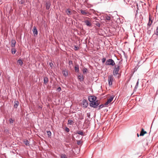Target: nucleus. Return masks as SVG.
Instances as JSON below:
<instances>
[{
    "label": "nucleus",
    "instance_id": "nucleus-4",
    "mask_svg": "<svg viewBox=\"0 0 158 158\" xmlns=\"http://www.w3.org/2000/svg\"><path fill=\"white\" fill-rule=\"evenodd\" d=\"M106 65H110L114 66L115 64L114 61L112 59H109L107 60L106 62Z\"/></svg>",
    "mask_w": 158,
    "mask_h": 158
},
{
    "label": "nucleus",
    "instance_id": "nucleus-31",
    "mask_svg": "<svg viewBox=\"0 0 158 158\" xmlns=\"http://www.w3.org/2000/svg\"><path fill=\"white\" fill-rule=\"evenodd\" d=\"M154 34L158 36V27H157L156 29V31H155Z\"/></svg>",
    "mask_w": 158,
    "mask_h": 158
},
{
    "label": "nucleus",
    "instance_id": "nucleus-43",
    "mask_svg": "<svg viewBox=\"0 0 158 158\" xmlns=\"http://www.w3.org/2000/svg\"><path fill=\"white\" fill-rule=\"evenodd\" d=\"M96 25L97 26L99 27H100V24L99 23H97V24H96Z\"/></svg>",
    "mask_w": 158,
    "mask_h": 158
},
{
    "label": "nucleus",
    "instance_id": "nucleus-49",
    "mask_svg": "<svg viewBox=\"0 0 158 158\" xmlns=\"http://www.w3.org/2000/svg\"><path fill=\"white\" fill-rule=\"evenodd\" d=\"M11 7H10V10H11Z\"/></svg>",
    "mask_w": 158,
    "mask_h": 158
},
{
    "label": "nucleus",
    "instance_id": "nucleus-28",
    "mask_svg": "<svg viewBox=\"0 0 158 158\" xmlns=\"http://www.w3.org/2000/svg\"><path fill=\"white\" fill-rule=\"evenodd\" d=\"M77 133L81 135H84L83 132L81 131H79L77 132Z\"/></svg>",
    "mask_w": 158,
    "mask_h": 158
},
{
    "label": "nucleus",
    "instance_id": "nucleus-12",
    "mask_svg": "<svg viewBox=\"0 0 158 158\" xmlns=\"http://www.w3.org/2000/svg\"><path fill=\"white\" fill-rule=\"evenodd\" d=\"M33 31L34 36H35L37 35L38 34V31H37L36 27L35 26H34L33 27Z\"/></svg>",
    "mask_w": 158,
    "mask_h": 158
},
{
    "label": "nucleus",
    "instance_id": "nucleus-42",
    "mask_svg": "<svg viewBox=\"0 0 158 158\" xmlns=\"http://www.w3.org/2000/svg\"><path fill=\"white\" fill-rule=\"evenodd\" d=\"M87 117L89 118H90V114L89 113H87Z\"/></svg>",
    "mask_w": 158,
    "mask_h": 158
},
{
    "label": "nucleus",
    "instance_id": "nucleus-9",
    "mask_svg": "<svg viewBox=\"0 0 158 158\" xmlns=\"http://www.w3.org/2000/svg\"><path fill=\"white\" fill-rule=\"evenodd\" d=\"M62 73L65 77H66L68 76V71L66 69L62 71Z\"/></svg>",
    "mask_w": 158,
    "mask_h": 158
},
{
    "label": "nucleus",
    "instance_id": "nucleus-3",
    "mask_svg": "<svg viewBox=\"0 0 158 158\" xmlns=\"http://www.w3.org/2000/svg\"><path fill=\"white\" fill-rule=\"evenodd\" d=\"M81 105L82 107L86 108L88 105L87 101L85 99L83 100L81 103Z\"/></svg>",
    "mask_w": 158,
    "mask_h": 158
},
{
    "label": "nucleus",
    "instance_id": "nucleus-35",
    "mask_svg": "<svg viewBox=\"0 0 158 158\" xmlns=\"http://www.w3.org/2000/svg\"><path fill=\"white\" fill-rule=\"evenodd\" d=\"M87 69L86 68H84L83 69V72L84 73H86L87 72Z\"/></svg>",
    "mask_w": 158,
    "mask_h": 158
},
{
    "label": "nucleus",
    "instance_id": "nucleus-22",
    "mask_svg": "<svg viewBox=\"0 0 158 158\" xmlns=\"http://www.w3.org/2000/svg\"><path fill=\"white\" fill-rule=\"evenodd\" d=\"M15 105H14V107L15 108H16L19 105V103L18 101H15Z\"/></svg>",
    "mask_w": 158,
    "mask_h": 158
},
{
    "label": "nucleus",
    "instance_id": "nucleus-23",
    "mask_svg": "<svg viewBox=\"0 0 158 158\" xmlns=\"http://www.w3.org/2000/svg\"><path fill=\"white\" fill-rule=\"evenodd\" d=\"M68 124L72 125H73L74 123V122L71 120H68Z\"/></svg>",
    "mask_w": 158,
    "mask_h": 158
},
{
    "label": "nucleus",
    "instance_id": "nucleus-21",
    "mask_svg": "<svg viewBox=\"0 0 158 158\" xmlns=\"http://www.w3.org/2000/svg\"><path fill=\"white\" fill-rule=\"evenodd\" d=\"M11 53L12 54H15L16 52V49L14 48H11Z\"/></svg>",
    "mask_w": 158,
    "mask_h": 158
},
{
    "label": "nucleus",
    "instance_id": "nucleus-39",
    "mask_svg": "<svg viewBox=\"0 0 158 158\" xmlns=\"http://www.w3.org/2000/svg\"><path fill=\"white\" fill-rule=\"evenodd\" d=\"M49 65L51 67H52L53 65V64L52 62H50L49 63Z\"/></svg>",
    "mask_w": 158,
    "mask_h": 158
},
{
    "label": "nucleus",
    "instance_id": "nucleus-8",
    "mask_svg": "<svg viewBox=\"0 0 158 158\" xmlns=\"http://www.w3.org/2000/svg\"><path fill=\"white\" fill-rule=\"evenodd\" d=\"M80 11L82 15H86L87 16H88L89 15V13L87 11H86L85 10H81Z\"/></svg>",
    "mask_w": 158,
    "mask_h": 158
},
{
    "label": "nucleus",
    "instance_id": "nucleus-14",
    "mask_svg": "<svg viewBox=\"0 0 158 158\" xmlns=\"http://www.w3.org/2000/svg\"><path fill=\"white\" fill-rule=\"evenodd\" d=\"M51 5V4L48 1V2H46V9L47 10H49L50 8Z\"/></svg>",
    "mask_w": 158,
    "mask_h": 158
},
{
    "label": "nucleus",
    "instance_id": "nucleus-5",
    "mask_svg": "<svg viewBox=\"0 0 158 158\" xmlns=\"http://www.w3.org/2000/svg\"><path fill=\"white\" fill-rule=\"evenodd\" d=\"M114 80V77L113 75H109L108 77V81L109 85L110 86H111L112 85V82Z\"/></svg>",
    "mask_w": 158,
    "mask_h": 158
},
{
    "label": "nucleus",
    "instance_id": "nucleus-38",
    "mask_svg": "<svg viewBox=\"0 0 158 158\" xmlns=\"http://www.w3.org/2000/svg\"><path fill=\"white\" fill-rule=\"evenodd\" d=\"M81 143V140H78L77 141V144L78 145H80Z\"/></svg>",
    "mask_w": 158,
    "mask_h": 158
},
{
    "label": "nucleus",
    "instance_id": "nucleus-7",
    "mask_svg": "<svg viewBox=\"0 0 158 158\" xmlns=\"http://www.w3.org/2000/svg\"><path fill=\"white\" fill-rule=\"evenodd\" d=\"M97 98L94 96H91L89 97L88 100L89 101L91 102H92L96 100Z\"/></svg>",
    "mask_w": 158,
    "mask_h": 158
},
{
    "label": "nucleus",
    "instance_id": "nucleus-32",
    "mask_svg": "<svg viewBox=\"0 0 158 158\" xmlns=\"http://www.w3.org/2000/svg\"><path fill=\"white\" fill-rule=\"evenodd\" d=\"M24 143L25 144L27 145H28L29 144V142L27 140H26V141H24Z\"/></svg>",
    "mask_w": 158,
    "mask_h": 158
},
{
    "label": "nucleus",
    "instance_id": "nucleus-26",
    "mask_svg": "<svg viewBox=\"0 0 158 158\" xmlns=\"http://www.w3.org/2000/svg\"><path fill=\"white\" fill-rule=\"evenodd\" d=\"M17 62L20 65L22 66L23 65V62L22 60L19 59L17 61Z\"/></svg>",
    "mask_w": 158,
    "mask_h": 158
},
{
    "label": "nucleus",
    "instance_id": "nucleus-17",
    "mask_svg": "<svg viewBox=\"0 0 158 158\" xmlns=\"http://www.w3.org/2000/svg\"><path fill=\"white\" fill-rule=\"evenodd\" d=\"M78 78L81 81H83L84 80L83 76L81 74L78 76Z\"/></svg>",
    "mask_w": 158,
    "mask_h": 158
},
{
    "label": "nucleus",
    "instance_id": "nucleus-47",
    "mask_svg": "<svg viewBox=\"0 0 158 158\" xmlns=\"http://www.w3.org/2000/svg\"><path fill=\"white\" fill-rule=\"evenodd\" d=\"M137 136H138V137H139V134H137Z\"/></svg>",
    "mask_w": 158,
    "mask_h": 158
},
{
    "label": "nucleus",
    "instance_id": "nucleus-11",
    "mask_svg": "<svg viewBox=\"0 0 158 158\" xmlns=\"http://www.w3.org/2000/svg\"><path fill=\"white\" fill-rule=\"evenodd\" d=\"M84 22L85 25L88 27H90L92 26L91 23L88 20H85L84 21Z\"/></svg>",
    "mask_w": 158,
    "mask_h": 158
},
{
    "label": "nucleus",
    "instance_id": "nucleus-20",
    "mask_svg": "<svg viewBox=\"0 0 158 158\" xmlns=\"http://www.w3.org/2000/svg\"><path fill=\"white\" fill-rule=\"evenodd\" d=\"M75 71L77 72H78L79 71L78 65H76L74 67Z\"/></svg>",
    "mask_w": 158,
    "mask_h": 158
},
{
    "label": "nucleus",
    "instance_id": "nucleus-34",
    "mask_svg": "<svg viewBox=\"0 0 158 158\" xmlns=\"http://www.w3.org/2000/svg\"><path fill=\"white\" fill-rule=\"evenodd\" d=\"M74 49L75 50H77L79 49V47L75 45L74 46Z\"/></svg>",
    "mask_w": 158,
    "mask_h": 158
},
{
    "label": "nucleus",
    "instance_id": "nucleus-18",
    "mask_svg": "<svg viewBox=\"0 0 158 158\" xmlns=\"http://www.w3.org/2000/svg\"><path fill=\"white\" fill-rule=\"evenodd\" d=\"M14 121V119H13L12 118H10L9 120V124H10V125H13Z\"/></svg>",
    "mask_w": 158,
    "mask_h": 158
},
{
    "label": "nucleus",
    "instance_id": "nucleus-44",
    "mask_svg": "<svg viewBox=\"0 0 158 158\" xmlns=\"http://www.w3.org/2000/svg\"><path fill=\"white\" fill-rule=\"evenodd\" d=\"M69 64H72V61L71 60H70L69 62Z\"/></svg>",
    "mask_w": 158,
    "mask_h": 158
},
{
    "label": "nucleus",
    "instance_id": "nucleus-15",
    "mask_svg": "<svg viewBox=\"0 0 158 158\" xmlns=\"http://www.w3.org/2000/svg\"><path fill=\"white\" fill-rule=\"evenodd\" d=\"M147 133V132L144 131V130L143 128H142L141 129V131L140 136H143L145 134Z\"/></svg>",
    "mask_w": 158,
    "mask_h": 158
},
{
    "label": "nucleus",
    "instance_id": "nucleus-27",
    "mask_svg": "<svg viewBox=\"0 0 158 158\" xmlns=\"http://www.w3.org/2000/svg\"><path fill=\"white\" fill-rule=\"evenodd\" d=\"M105 19L106 20H110V16H108V15H106L105 16Z\"/></svg>",
    "mask_w": 158,
    "mask_h": 158
},
{
    "label": "nucleus",
    "instance_id": "nucleus-16",
    "mask_svg": "<svg viewBox=\"0 0 158 158\" xmlns=\"http://www.w3.org/2000/svg\"><path fill=\"white\" fill-rule=\"evenodd\" d=\"M49 81L48 78L46 77H44V83L45 85H47Z\"/></svg>",
    "mask_w": 158,
    "mask_h": 158
},
{
    "label": "nucleus",
    "instance_id": "nucleus-1",
    "mask_svg": "<svg viewBox=\"0 0 158 158\" xmlns=\"http://www.w3.org/2000/svg\"><path fill=\"white\" fill-rule=\"evenodd\" d=\"M120 70V66L119 65H115L113 73L114 76H116L118 74V72Z\"/></svg>",
    "mask_w": 158,
    "mask_h": 158
},
{
    "label": "nucleus",
    "instance_id": "nucleus-48",
    "mask_svg": "<svg viewBox=\"0 0 158 158\" xmlns=\"http://www.w3.org/2000/svg\"><path fill=\"white\" fill-rule=\"evenodd\" d=\"M10 11H9V14H10Z\"/></svg>",
    "mask_w": 158,
    "mask_h": 158
},
{
    "label": "nucleus",
    "instance_id": "nucleus-36",
    "mask_svg": "<svg viewBox=\"0 0 158 158\" xmlns=\"http://www.w3.org/2000/svg\"><path fill=\"white\" fill-rule=\"evenodd\" d=\"M69 128H68V127H66L65 128V131H66L67 132H69Z\"/></svg>",
    "mask_w": 158,
    "mask_h": 158
},
{
    "label": "nucleus",
    "instance_id": "nucleus-40",
    "mask_svg": "<svg viewBox=\"0 0 158 158\" xmlns=\"http://www.w3.org/2000/svg\"><path fill=\"white\" fill-rule=\"evenodd\" d=\"M57 90L58 92H60L61 90V88L60 87H59L57 89Z\"/></svg>",
    "mask_w": 158,
    "mask_h": 158
},
{
    "label": "nucleus",
    "instance_id": "nucleus-30",
    "mask_svg": "<svg viewBox=\"0 0 158 158\" xmlns=\"http://www.w3.org/2000/svg\"><path fill=\"white\" fill-rule=\"evenodd\" d=\"M47 135L49 137L51 136L52 134L51 132L50 131H47Z\"/></svg>",
    "mask_w": 158,
    "mask_h": 158
},
{
    "label": "nucleus",
    "instance_id": "nucleus-24",
    "mask_svg": "<svg viewBox=\"0 0 158 158\" xmlns=\"http://www.w3.org/2000/svg\"><path fill=\"white\" fill-rule=\"evenodd\" d=\"M139 79L138 80L136 83V85H135V88L134 89V91H136V89L138 88V84H139Z\"/></svg>",
    "mask_w": 158,
    "mask_h": 158
},
{
    "label": "nucleus",
    "instance_id": "nucleus-45",
    "mask_svg": "<svg viewBox=\"0 0 158 158\" xmlns=\"http://www.w3.org/2000/svg\"><path fill=\"white\" fill-rule=\"evenodd\" d=\"M2 0H0V4H1L2 3Z\"/></svg>",
    "mask_w": 158,
    "mask_h": 158
},
{
    "label": "nucleus",
    "instance_id": "nucleus-25",
    "mask_svg": "<svg viewBox=\"0 0 158 158\" xmlns=\"http://www.w3.org/2000/svg\"><path fill=\"white\" fill-rule=\"evenodd\" d=\"M18 2L19 4H23L25 2V0H18Z\"/></svg>",
    "mask_w": 158,
    "mask_h": 158
},
{
    "label": "nucleus",
    "instance_id": "nucleus-19",
    "mask_svg": "<svg viewBox=\"0 0 158 158\" xmlns=\"http://www.w3.org/2000/svg\"><path fill=\"white\" fill-rule=\"evenodd\" d=\"M114 97V96L113 95L110 96V98L107 99V101H108V102H109L110 103L113 100Z\"/></svg>",
    "mask_w": 158,
    "mask_h": 158
},
{
    "label": "nucleus",
    "instance_id": "nucleus-6",
    "mask_svg": "<svg viewBox=\"0 0 158 158\" xmlns=\"http://www.w3.org/2000/svg\"><path fill=\"white\" fill-rule=\"evenodd\" d=\"M65 12L67 15L70 16L73 14H75L76 12L74 10L71 11L70 9H67L65 10Z\"/></svg>",
    "mask_w": 158,
    "mask_h": 158
},
{
    "label": "nucleus",
    "instance_id": "nucleus-13",
    "mask_svg": "<svg viewBox=\"0 0 158 158\" xmlns=\"http://www.w3.org/2000/svg\"><path fill=\"white\" fill-rule=\"evenodd\" d=\"M11 47L12 48H14L15 46L16 43V41L12 39L11 41Z\"/></svg>",
    "mask_w": 158,
    "mask_h": 158
},
{
    "label": "nucleus",
    "instance_id": "nucleus-29",
    "mask_svg": "<svg viewBox=\"0 0 158 158\" xmlns=\"http://www.w3.org/2000/svg\"><path fill=\"white\" fill-rule=\"evenodd\" d=\"M61 158H67V156L65 154H62L61 155Z\"/></svg>",
    "mask_w": 158,
    "mask_h": 158
},
{
    "label": "nucleus",
    "instance_id": "nucleus-33",
    "mask_svg": "<svg viewBox=\"0 0 158 158\" xmlns=\"http://www.w3.org/2000/svg\"><path fill=\"white\" fill-rule=\"evenodd\" d=\"M102 60V63H104L106 60V58L105 57H103Z\"/></svg>",
    "mask_w": 158,
    "mask_h": 158
},
{
    "label": "nucleus",
    "instance_id": "nucleus-10",
    "mask_svg": "<svg viewBox=\"0 0 158 158\" xmlns=\"http://www.w3.org/2000/svg\"><path fill=\"white\" fill-rule=\"evenodd\" d=\"M152 21L151 19L150 15H149V22L148 23V28H149L150 26H151L152 24Z\"/></svg>",
    "mask_w": 158,
    "mask_h": 158
},
{
    "label": "nucleus",
    "instance_id": "nucleus-41",
    "mask_svg": "<svg viewBox=\"0 0 158 158\" xmlns=\"http://www.w3.org/2000/svg\"><path fill=\"white\" fill-rule=\"evenodd\" d=\"M110 103L109 102H108V101H107L104 104L105 106H107V105L109 103Z\"/></svg>",
    "mask_w": 158,
    "mask_h": 158
},
{
    "label": "nucleus",
    "instance_id": "nucleus-50",
    "mask_svg": "<svg viewBox=\"0 0 158 158\" xmlns=\"http://www.w3.org/2000/svg\"><path fill=\"white\" fill-rule=\"evenodd\" d=\"M86 18L89 19V18H88V17H86Z\"/></svg>",
    "mask_w": 158,
    "mask_h": 158
},
{
    "label": "nucleus",
    "instance_id": "nucleus-37",
    "mask_svg": "<svg viewBox=\"0 0 158 158\" xmlns=\"http://www.w3.org/2000/svg\"><path fill=\"white\" fill-rule=\"evenodd\" d=\"M104 105L103 104H102V105H100L99 106V109H100L103 108L104 107Z\"/></svg>",
    "mask_w": 158,
    "mask_h": 158
},
{
    "label": "nucleus",
    "instance_id": "nucleus-46",
    "mask_svg": "<svg viewBox=\"0 0 158 158\" xmlns=\"http://www.w3.org/2000/svg\"><path fill=\"white\" fill-rule=\"evenodd\" d=\"M5 131H8V130L7 129H6L5 130Z\"/></svg>",
    "mask_w": 158,
    "mask_h": 158
},
{
    "label": "nucleus",
    "instance_id": "nucleus-2",
    "mask_svg": "<svg viewBox=\"0 0 158 158\" xmlns=\"http://www.w3.org/2000/svg\"><path fill=\"white\" fill-rule=\"evenodd\" d=\"M100 101L98 100H96L95 101L91 102L90 105L91 106L94 108H96L100 104Z\"/></svg>",
    "mask_w": 158,
    "mask_h": 158
}]
</instances>
